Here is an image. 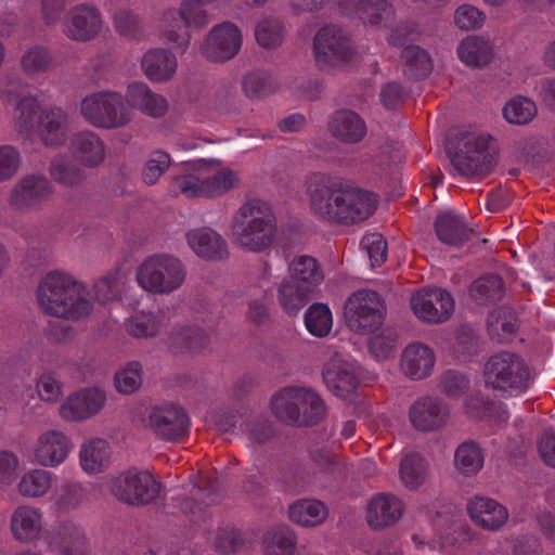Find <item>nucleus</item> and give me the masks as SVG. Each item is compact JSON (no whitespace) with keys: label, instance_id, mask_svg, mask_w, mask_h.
Listing matches in <instances>:
<instances>
[{"label":"nucleus","instance_id":"nucleus-16","mask_svg":"<svg viewBox=\"0 0 555 555\" xmlns=\"http://www.w3.org/2000/svg\"><path fill=\"white\" fill-rule=\"evenodd\" d=\"M243 44V34L232 22L215 25L199 44L201 54L216 63H224L237 55Z\"/></svg>","mask_w":555,"mask_h":555},{"label":"nucleus","instance_id":"nucleus-57","mask_svg":"<svg viewBox=\"0 0 555 555\" xmlns=\"http://www.w3.org/2000/svg\"><path fill=\"white\" fill-rule=\"evenodd\" d=\"M359 17L371 25H386L393 16L392 7L386 0H365L358 7Z\"/></svg>","mask_w":555,"mask_h":555},{"label":"nucleus","instance_id":"nucleus-19","mask_svg":"<svg viewBox=\"0 0 555 555\" xmlns=\"http://www.w3.org/2000/svg\"><path fill=\"white\" fill-rule=\"evenodd\" d=\"M411 308L422 322L442 323L452 315L454 300L443 288H424L411 297Z\"/></svg>","mask_w":555,"mask_h":555},{"label":"nucleus","instance_id":"nucleus-44","mask_svg":"<svg viewBox=\"0 0 555 555\" xmlns=\"http://www.w3.org/2000/svg\"><path fill=\"white\" fill-rule=\"evenodd\" d=\"M51 178L59 184L75 188L82 183L85 173L67 155L59 154L49 167Z\"/></svg>","mask_w":555,"mask_h":555},{"label":"nucleus","instance_id":"nucleus-9","mask_svg":"<svg viewBox=\"0 0 555 555\" xmlns=\"http://www.w3.org/2000/svg\"><path fill=\"white\" fill-rule=\"evenodd\" d=\"M79 113L89 125L104 130L122 128L134 118L127 104L126 94L112 90L87 94L80 102Z\"/></svg>","mask_w":555,"mask_h":555},{"label":"nucleus","instance_id":"nucleus-25","mask_svg":"<svg viewBox=\"0 0 555 555\" xmlns=\"http://www.w3.org/2000/svg\"><path fill=\"white\" fill-rule=\"evenodd\" d=\"M436 364L434 349L423 343H411L402 350L400 370L413 380H422L431 375Z\"/></svg>","mask_w":555,"mask_h":555},{"label":"nucleus","instance_id":"nucleus-10","mask_svg":"<svg viewBox=\"0 0 555 555\" xmlns=\"http://www.w3.org/2000/svg\"><path fill=\"white\" fill-rule=\"evenodd\" d=\"M483 378L488 387L518 396L530 386V372L516 353L502 351L492 354L485 364Z\"/></svg>","mask_w":555,"mask_h":555},{"label":"nucleus","instance_id":"nucleus-51","mask_svg":"<svg viewBox=\"0 0 555 555\" xmlns=\"http://www.w3.org/2000/svg\"><path fill=\"white\" fill-rule=\"evenodd\" d=\"M435 229L439 240L446 244L456 245L466 237L462 219L451 212L439 215L435 221Z\"/></svg>","mask_w":555,"mask_h":555},{"label":"nucleus","instance_id":"nucleus-37","mask_svg":"<svg viewBox=\"0 0 555 555\" xmlns=\"http://www.w3.org/2000/svg\"><path fill=\"white\" fill-rule=\"evenodd\" d=\"M457 55L465 65L481 67L491 61L492 48L489 40L482 37L468 36L459 44Z\"/></svg>","mask_w":555,"mask_h":555},{"label":"nucleus","instance_id":"nucleus-24","mask_svg":"<svg viewBox=\"0 0 555 555\" xmlns=\"http://www.w3.org/2000/svg\"><path fill=\"white\" fill-rule=\"evenodd\" d=\"M10 530L20 543L28 544L40 540L44 532L43 513L30 504L16 506L10 517Z\"/></svg>","mask_w":555,"mask_h":555},{"label":"nucleus","instance_id":"nucleus-43","mask_svg":"<svg viewBox=\"0 0 555 555\" xmlns=\"http://www.w3.org/2000/svg\"><path fill=\"white\" fill-rule=\"evenodd\" d=\"M483 462L482 449L475 441H464L455 450L454 467L462 475H476L482 468Z\"/></svg>","mask_w":555,"mask_h":555},{"label":"nucleus","instance_id":"nucleus-5","mask_svg":"<svg viewBox=\"0 0 555 555\" xmlns=\"http://www.w3.org/2000/svg\"><path fill=\"white\" fill-rule=\"evenodd\" d=\"M241 183L236 170L219 159H204L199 166L198 175H182L172 180V190L188 198L207 197L218 198Z\"/></svg>","mask_w":555,"mask_h":555},{"label":"nucleus","instance_id":"nucleus-13","mask_svg":"<svg viewBox=\"0 0 555 555\" xmlns=\"http://www.w3.org/2000/svg\"><path fill=\"white\" fill-rule=\"evenodd\" d=\"M385 307L376 292L361 289L353 293L345 305V320L351 331L373 333L384 322Z\"/></svg>","mask_w":555,"mask_h":555},{"label":"nucleus","instance_id":"nucleus-28","mask_svg":"<svg viewBox=\"0 0 555 555\" xmlns=\"http://www.w3.org/2000/svg\"><path fill=\"white\" fill-rule=\"evenodd\" d=\"M404 513L403 501L395 494L378 493L367 505L366 519L372 528L396 524Z\"/></svg>","mask_w":555,"mask_h":555},{"label":"nucleus","instance_id":"nucleus-8","mask_svg":"<svg viewBox=\"0 0 555 555\" xmlns=\"http://www.w3.org/2000/svg\"><path fill=\"white\" fill-rule=\"evenodd\" d=\"M271 409L278 418L291 425H312L325 416V404L312 389L288 386L271 399Z\"/></svg>","mask_w":555,"mask_h":555},{"label":"nucleus","instance_id":"nucleus-32","mask_svg":"<svg viewBox=\"0 0 555 555\" xmlns=\"http://www.w3.org/2000/svg\"><path fill=\"white\" fill-rule=\"evenodd\" d=\"M328 130L333 137L348 144L360 142L366 134L364 120L349 109L336 112L331 118Z\"/></svg>","mask_w":555,"mask_h":555},{"label":"nucleus","instance_id":"nucleus-17","mask_svg":"<svg viewBox=\"0 0 555 555\" xmlns=\"http://www.w3.org/2000/svg\"><path fill=\"white\" fill-rule=\"evenodd\" d=\"M73 449L74 443L64 430L48 428L36 437L30 448V456L41 467L55 468L68 459Z\"/></svg>","mask_w":555,"mask_h":555},{"label":"nucleus","instance_id":"nucleus-22","mask_svg":"<svg viewBox=\"0 0 555 555\" xmlns=\"http://www.w3.org/2000/svg\"><path fill=\"white\" fill-rule=\"evenodd\" d=\"M450 416L447 403L436 397H422L410 408L409 417L420 431H434L444 426Z\"/></svg>","mask_w":555,"mask_h":555},{"label":"nucleus","instance_id":"nucleus-1","mask_svg":"<svg viewBox=\"0 0 555 555\" xmlns=\"http://www.w3.org/2000/svg\"><path fill=\"white\" fill-rule=\"evenodd\" d=\"M309 207L318 219L351 224L367 219L375 210L373 194L324 173H313L306 181Z\"/></svg>","mask_w":555,"mask_h":555},{"label":"nucleus","instance_id":"nucleus-23","mask_svg":"<svg viewBox=\"0 0 555 555\" xmlns=\"http://www.w3.org/2000/svg\"><path fill=\"white\" fill-rule=\"evenodd\" d=\"M323 380L331 392L337 397L345 398L359 384L357 365L336 354L325 363Z\"/></svg>","mask_w":555,"mask_h":555},{"label":"nucleus","instance_id":"nucleus-26","mask_svg":"<svg viewBox=\"0 0 555 555\" xmlns=\"http://www.w3.org/2000/svg\"><path fill=\"white\" fill-rule=\"evenodd\" d=\"M126 101L130 109H134L153 117H163L168 111L167 99L154 92L145 82L133 81L126 90Z\"/></svg>","mask_w":555,"mask_h":555},{"label":"nucleus","instance_id":"nucleus-39","mask_svg":"<svg viewBox=\"0 0 555 555\" xmlns=\"http://www.w3.org/2000/svg\"><path fill=\"white\" fill-rule=\"evenodd\" d=\"M289 273L292 275L291 280L306 285L313 291H315L324 279L323 271L317 259L307 255L297 256L292 260L289 263Z\"/></svg>","mask_w":555,"mask_h":555},{"label":"nucleus","instance_id":"nucleus-14","mask_svg":"<svg viewBox=\"0 0 555 555\" xmlns=\"http://www.w3.org/2000/svg\"><path fill=\"white\" fill-rule=\"evenodd\" d=\"M313 50L315 62L322 69L344 65L354 55L348 35L335 25L324 26L317 33Z\"/></svg>","mask_w":555,"mask_h":555},{"label":"nucleus","instance_id":"nucleus-31","mask_svg":"<svg viewBox=\"0 0 555 555\" xmlns=\"http://www.w3.org/2000/svg\"><path fill=\"white\" fill-rule=\"evenodd\" d=\"M112 449L107 440L99 437L83 441L79 448V463L85 473L96 475L111 462Z\"/></svg>","mask_w":555,"mask_h":555},{"label":"nucleus","instance_id":"nucleus-6","mask_svg":"<svg viewBox=\"0 0 555 555\" xmlns=\"http://www.w3.org/2000/svg\"><path fill=\"white\" fill-rule=\"evenodd\" d=\"M188 270L184 262L168 253L145 257L135 269V282L152 295H170L185 283Z\"/></svg>","mask_w":555,"mask_h":555},{"label":"nucleus","instance_id":"nucleus-29","mask_svg":"<svg viewBox=\"0 0 555 555\" xmlns=\"http://www.w3.org/2000/svg\"><path fill=\"white\" fill-rule=\"evenodd\" d=\"M185 240L191 250L205 260H217L227 253V242L209 227L195 228L186 232Z\"/></svg>","mask_w":555,"mask_h":555},{"label":"nucleus","instance_id":"nucleus-2","mask_svg":"<svg viewBox=\"0 0 555 555\" xmlns=\"http://www.w3.org/2000/svg\"><path fill=\"white\" fill-rule=\"evenodd\" d=\"M36 299L46 314L66 321L85 320L94 311L86 284L64 270H51L41 278Z\"/></svg>","mask_w":555,"mask_h":555},{"label":"nucleus","instance_id":"nucleus-48","mask_svg":"<svg viewBox=\"0 0 555 555\" xmlns=\"http://www.w3.org/2000/svg\"><path fill=\"white\" fill-rule=\"evenodd\" d=\"M113 25L116 33L128 40L140 41L145 36L141 16L130 9L117 10L113 15Z\"/></svg>","mask_w":555,"mask_h":555},{"label":"nucleus","instance_id":"nucleus-11","mask_svg":"<svg viewBox=\"0 0 555 555\" xmlns=\"http://www.w3.org/2000/svg\"><path fill=\"white\" fill-rule=\"evenodd\" d=\"M107 487L118 501L129 505L149 504L160 492V485L153 474L138 468H130L109 477Z\"/></svg>","mask_w":555,"mask_h":555},{"label":"nucleus","instance_id":"nucleus-64","mask_svg":"<svg viewBox=\"0 0 555 555\" xmlns=\"http://www.w3.org/2000/svg\"><path fill=\"white\" fill-rule=\"evenodd\" d=\"M21 465V460L16 453L10 450L0 451V487L15 485Z\"/></svg>","mask_w":555,"mask_h":555},{"label":"nucleus","instance_id":"nucleus-54","mask_svg":"<svg viewBox=\"0 0 555 555\" xmlns=\"http://www.w3.org/2000/svg\"><path fill=\"white\" fill-rule=\"evenodd\" d=\"M402 56L405 61L404 73L412 78H423L433 68L430 56L417 46H405Z\"/></svg>","mask_w":555,"mask_h":555},{"label":"nucleus","instance_id":"nucleus-7","mask_svg":"<svg viewBox=\"0 0 555 555\" xmlns=\"http://www.w3.org/2000/svg\"><path fill=\"white\" fill-rule=\"evenodd\" d=\"M203 5L197 0H182L178 8L165 9L157 20L163 40L185 51L192 39L190 29H202L209 23L208 12Z\"/></svg>","mask_w":555,"mask_h":555},{"label":"nucleus","instance_id":"nucleus-38","mask_svg":"<svg viewBox=\"0 0 555 555\" xmlns=\"http://www.w3.org/2000/svg\"><path fill=\"white\" fill-rule=\"evenodd\" d=\"M162 326V318L152 311L145 310L132 313L124 322L127 334L137 339L156 337L160 333Z\"/></svg>","mask_w":555,"mask_h":555},{"label":"nucleus","instance_id":"nucleus-27","mask_svg":"<svg viewBox=\"0 0 555 555\" xmlns=\"http://www.w3.org/2000/svg\"><path fill=\"white\" fill-rule=\"evenodd\" d=\"M178 69L177 56L164 48H151L141 57V70L152 82H167Z\"/></svg>","mask_w":555,"mask_h":555},{"label":"nucleus","instance_id":"nucleus-53","mask_svg":"<svg viewBox=\"0 0 555 555\" xmlns=\"http://www.w3.org/2000/svg\"><path fill=\"white\" fill-rule=\"evenodd\" d=\"M308 332L315 337H324L333 327V317L330 308L324 304L312 305L305 315Z\"/></svg>","mask_w":555,"mask_h":555},{"label":"nucleus","instance_id":"nucleus-58","mask_svg":"<svg viewBox=\"0 0 555 555\" xmlns=\"http://www.w3.org/2000/svg\"><path fill=\"white\" fill-rule=\"evenodd\" d=\"M369 335V349L372 356L377 360L387 359L393 351L397 343L395 333L383 325L373 333H363Z\"/></svg>","mask_w":555,"mask_h":555},{"label":"nucleus","instance_id":"nucleus-49","mask_svg":"<svg viewBox=\"0 0 555 555\" xmlns=\"http://www.w3.org/2000/svg\"><path fill=\"white\" fill-rule=\"evenodd\" d=\"M464 408L465 413L472 418H488L496 422H504L508 418L507 412L501 403L490 402L479 393L469 396L465 400Z\"/></svg>","mask_w":555,"mask_h":555},{"label":"nucleus","instance_id":"nucleus-18","mask_svg":"<svg viewBox=\"0 0 555 555\" xmlns=\"http://www.w3.org/2000/svg\"><path fill=\"white\" fill-rule=\"evenodd\" d=\"M106 400V392L100 387L90 386L81 388L61 401L59 416L67 423L87 421L102 411Z\"/></svg>","mask_w":555,"mask_h":555},{"label":"nucleus","instance_id":"nucleus-40","mask_svg":"<svg viewBox=\"0 0 555 555\" xmlns=\"http://www.w3.org/2000/svg\"><path fill=\"white\" fill-rule=\"evenodd\" d=\"M399 475L402 485L406 489H418L427 480L428 463L425 457L417 453H408L400 462Z\"/></svg>","mask_w":555,"mask_h":555},{"label":"nucleus","instance_id":"nucleus-46","mask_svg":"<svg viewBox=\"0 0 555 555\" xmlns=\"http://www.w3.org/2000/svg\"><path fill=\"white\" fill-rule=\"evenodd\" d=\"M296 537L288 527L269 530L263 538V555H294Z\"/></svg>","mask_w":555,"mask_h":555},{"label":"nucleus","instance_id":"nucleus-45","mask_svg":"<svg viewBox=\"0 0 555 555\" xmlns=\"http://www.w3.org/2000/svg\"><path fill=\"white\" fill-rule=\"evenodd\" d=\"M53 65L51 50L43 44H33L21 55L20 66L27 76H35L49 70Z\"/></svg>","mask_w":555,"mask_h":555},{"label":"nucleus","instance_id":"nucleus-52","mask_svg":"<svg viewBox=\"0 0 555 555\" xmlns=\"http://www.w3.org/2000/svg\"><path fill=\"white\" fill-rule=\"evenodd\" d=\"M171 166L170 155L163 150L149 153L143 164L141 179L144 184L155 185Z\"/></svg>","mask_w":555,"mask_h":555},{"label":"nucleus","instance_id":"nucleus-20","mask_svg":"<svg viewBox=\"0 0 555 555\" xmlns=\"http://www.w3.org/2000/svg\"><path fill=\"white\" fill-rule=\"evenodd\" d=\"M150 427L162 439L178 440L189 429V417L186 412L177 404H162L151 412Z\"/></svg>","mask_w":555,"mask_h":555},{"label":"nucleus","instance_id":"nucleus-12","mask_svg":"<svg viewBox=\"0 0 555 555\" xmlns=\"http://www.w3.org/2000/svg\"><path fill=\"white\" fill-rule=\"evenodd\" d=\"M491 137L478 127L463 128L457 134L456 151L451 156L454 170L461 176L482 171L488 156Z\"/></svg>","mask_w":555,"mask_h":555},{"label":"nucleus","instance_id":"nucleus-62","mask_svg":"<svg viewBox=\"0 0 555 555\" xmlns=\"http://www.w3.org/2000/svg\"><path fill=\"white\" fill-rule=\"evenodd\" d=\"M244 543L242 532L231 525L220 527L215 540L217 551L224 555L240 551Z\"/></svg>","mask_w":555,"mask_h":555},{"label":"nucleus","instance_id":"nucleus-3","mask_svg":"<svg viewBox=\"0 0 555 555\" xmlns=\"http://www.w3.org/2000/svg\"><path fill=\"white\" fill-rule=\"evenodd\" d=\"M276 217L271 205L260 198L245 201L232 215L230 236L241 248L261 253L275 240Z\"/></svg>","mask_w":555,"mask_h":555},{"label":"nucleus","instance_id":"nucleus-30","mask_svg":"<svg viewBox=\"0 0 555 555\" xmlns=\"http://www.w3.org/2000/svg\"><path fill=\"white\" fill-rule=\"evenodd\" d=\"M470 518L482 528L496 530L508 519L507 509L495 500L486 496H475L467 503Z\"/></svg>","mask_w":555,"mask_h":555},{"label":"nucleus","instance_id":"nucleus-4","mask_svg":"<svg viewBox=\"0 0 555 555\" xmlns=\"http://www.w3.org/2000/svg\"><path fill=\"white\" fill-rule=\"evenodd\" d=\"M15 126L21 133L29 134L36 128L49 147H61L69 139V116L59 106L41 109L36 96H23L14 112Z\"/></svg>","mask_w":555,"mask_h":555},{"label":"nucleus","instance_id":"nucleus-61","mask_svg":"<svg viewBox=\"0 0 555 555\" xmlns=\"http://www.w3.org/2000/svg\"><path fill=\"white\" fill-rule=\"evenodd\" d=\"M502 291V279L492 274L476 280L470 287V295L476 300L488 301L499 299Z\"/></svg>","mask_w":555,"mask_h":555},{"label":"nucleus","instance_id":"nucleus-59","mask_svg":"<svg viewBox=\"0 0 555 555\" xmlns=\"http://www.w3.org/2000/svg\"><path fill=\"white\" fill-rule=\"evenodd\" d=\"M503 114L508 122L522 125L534 117L537 107L531 100L524 96H516L505 104Z\"/></svg>","mask_w":555,"mask_h":555},{"label":"nucleus","instance_id":"nucleus-47","mask_svg":"<svg viewBox=\"0 0 555 555\" xmlns=\"http://www.w3.org/2000/svg\"><path fill=\"white\" fill-rule=\"evenodd\" d=\"M125 285V275L120 270H115L103 275L93 284V297L100 304L118 300L121 297ZM94 302V300H92Z\"/></svg>","mask_w":555,"mask_h":555},{"label":"nucleus","instance_id":"nucleus-41","mask_svg":"<svg viewBox=\"0 0 555 555\" xmlns=\"http://www.w3.org/2000/svg\"><path fill=\"white\" fill-rule=\"evenodd\" d=\"M487 327L493 340L500 343L509 341L518 328L515 312L506 307L493 310L487 319Z\"/></svg>","mask_w":555,"mask_h":555},{"label":"nucleus","instance_id":"nucleus-21","mask_svg":"<svg viewBox=\"0 0 555 555\" xmlns=\"http://www.w3.org/2000/svg\"><path fill=\"white\" fill-rule=\"evenodd\" d=\"M53 192L50 180L42 175L22 177L10 194V204L20 210L38 207Z\"/></svg>","mask_w":555,"mask_h":555},{"label":"nucleus","instance_id":"nucleus-60","mask_svg":"<svg viewBox=\"0 0 555 555\" xmlns=\"http://www.w3.org/2000/svg\"><path fill=\"white\" fill-rule=\"evenodd\" d=\"M39 399L46 403H56L63 396V383L53 372H43L36 380Z\"/></svg>","mask_w":555,"mask_h":555},{"label":"nucleus","instance_id":"nucleus-33","mask_svg":"<svg viewBox=\"0 0 555 555\" xmlns=\"http://www.w3.org/2000/svg\"><path fill=\"white\" fill-rule=\"evenodd\" d=\"M70 151L86 167L101 165L106 155L103 140L92 131H82L73 137Z\"/></svg>","mask_w":555,"mask_h":555},{"label":"nucleus","instance_id":"nucleus-42","mask_svg":"<svg viewBox=\"0 0 555 555\" xmlns=\"http://www.w3.org/2000/svg\"><path fill=\"white\" fill-rule=\"evenodd\" d=\"M289 518L304 527H314L327 517L326 506L318 501L304 499L293 503L288 509Z\"/></svg>","mask_w":555,"mask_h":555},{"label":"nucleus","instance_id":"nucleus-36","mask_svg":"<svg viewBox=\"0 0 555 555\" xmlns=\"http://www.w3.org/2000/svg\"><path fill=\"white\" fill-rule=\"evenodd\" d=\"M313 289L294 280L284 279L278 286V300L288 314H296L309 301Z\"/></svg>","mask_w":555,"mask_h":555},{"label":"nucleus","instance_id":"nucleus-34","mask_svg":"<svg viewBox=\"0 0 555 555\" xmlns=\"http://www.w3.org/2000/svg\"><path fill=\"white\" fill-rule=\"evenodd\" d=\"M47 467H35L25 470L15 482L17 494L25 499H39L49 493L54 474Z\"/></svg>","mask_w":555,"mask_h":555},{"label":"nucleus","instance_id":"nucleus-15","mask_svg":"<svg viewBox=\"0 0 555 555\" xmlns=\"http://www.w3.org/2000/svg\"><path fill=\"white\" fill-rule=\"evenodd\" d=\"M104 27L100 10L91 3H78L64 15L62 31L64 36L78 43H85L98 38Z\"/></svg>","mask_w":555,"mask_h":555},{"label":"nucleus","instance_id":"nucleus-56","mask_svg":"<svg viewBox=\"0 0 555 555\" xmlns=\"http://www.w3.org/2000/svg\"><path fill=\"white\" fill-rule=\"evenodd\" d=\"M255 36L259 46L274 49L283 42L284 27L276 18L263 17L256 25Z\"/></svg>","mask_w":555,"mask_h":555},{"label":"nucleus","instance_id":"nucleus-50","mask_svg":"<svg viewBox=\"0 0 555 555\" xmlns=\"http://www.w3.org/2000/svg\"><path fill=\"white\" fill-rule=\"evenodd\" d=\"M143 382V366L139 361H129L114 375V387L121 395H131L140 389Z\"/></svg>","mask_w":555,"mask_h":555},{"label":"nucleus","instance_id":"nucleus-55","mask_svg":"<svg viewBox=\"0 0 555 555\" xmlns=\"http://www.w3.org/2000/svg\"><path fill=\"white\" fill-rule=\"evenodd\" d=\"M243 90L250 99H262L275 92L276 82L270 74L255 70L244 77Z\"/></svg>","mask_w":555,"mask_h":555},{"label":"nucleus","instance_id":"nucleus-63","mask_svg":"<svg viewBox=\"0 0 555 555\" xmlns=\"http://www.w3.org/2000/svg\"><path fill=\"white\" fill-rule=\"evenodd\" d=\"M485 22L483 11L473 4H462L454 12V23L463 30L481 28Z\"/></svg>","mask_w":555,"mask_h":555},{"label":"nucleus","instance_id":"nucleus-35","mask_svg":"<svg viewBox=\"0 0 555 555\" xmlns=\"http://www.w3.org/2000/svg\"><path fill=\"white\" fill-rule=\"evenodd\" d=\"M51 544L67 555H81L87 548V535L80 526L73 521L59 525Z\"/></svg>","mask_w":555,"mask_h":555}]
</instances>
